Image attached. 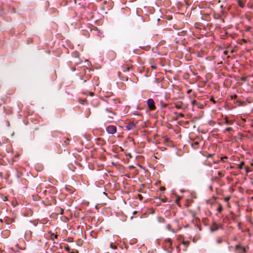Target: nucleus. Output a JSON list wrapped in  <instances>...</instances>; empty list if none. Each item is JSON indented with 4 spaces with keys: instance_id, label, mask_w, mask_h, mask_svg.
<instances>
[{
    "instance_id": "aec40b11",
    "label": "nucleus",
    "mask_w": 253,
    "mask_h": 253,
    "mask_svg": "<svg viewBox=\"0 0 253 253\" xmlns=\"http://www.w3.org/2000/svg\"><path fill=\"white\" fill-rule=\"evenodd\" d=\"M246 79H247V78L246 77H242L241 80L243 81H246Z\"/></svg>"
},
{
    "instance_id": "412c9836",
    "label": "nucleus",
    "mask_w": 253,
    "mask_h": 253,
    "mask_svg": "<svg viewBox=\"0 0 253 253\" xmlns=\"http://www.w3.org/2000/svg\"><path fill=\"white\" fill-rule=\"evenodd\" d=\"M138 198H139V199H140V200H141L142 199V198H143V197H142V195H140V194H138Z\"/></svg>"
},
{
    "instance_id": "dca6fc26",
    "label": "nucleus",
    "mask_w": 253,
    "mask_h": 253,
    "mask_svg": "<svg viewBox=\"0 0 253 253\" xmlns=\"http://www.w3.org/2000/svg\"><path fill=\"white\" fill-rule=\"evenodd\" d=\"M244 165V162L241 163V164L239 165V168L240 169H242L243 168V167Z\"/></svg>"
},
{
    "instance_id": "9b49d317",
    "label": "nucleus",
    "mask_w": 253,
    "mask_h": 253,
    "mask_svg": "<svg viewBox=\"0 0 253 253\" xmlns=\"http://www.w3.org/2000/svg\"><path fill=\"white\" fill-rule=\"evenodd\" d=\"M238 4L241 8H243L245 6L244 3L241 0H238Z\"/></svg>"
},
{
    "instance_id": "e433bc0d",
    "label": "nucleus",
    "mask_w": 253,
    "mask_h": 253,
    "mask_svg": "<svg viewBox=\"0 0 253 253\" xmlns=\"http://www.w3.org/2000/svg\"><path fill=\"white\" fill-rule=\"evenodd\" d=\"M252 126L253 127V124L252 125Z\"/></svg>"
},
{
    "instance_id": "7c9ffc66",
    "label": "nucleus",
    "mask_w": 253,
    "mask_h": 253,
    "mask_svg": "<svg viewBox=\"0 0 253 253\" xmlns=\"http://www.w3.org/2000/svg\"><path fill=\"white\" fill-rule=\"evenodd\" d=\"M191 91V90H188L187 92H188V93H189Z\"/></svg>"
},
{
    "instance_id": "39448f33",
    "label": "nucleus",
    "mask_w": 253,
    "mask_h": 253,
    "mask_svg": "<svg viewBox=\"0 0 253 253\" xmlns=\"http://www.w3.org/2000/svg\"><path fill=\"white\" fill-rule=\"evenodd\" d=\"M165 242L166 243L167 246L171 248L172 246V241L170 238L166 239L165 240Z\"/></svg>"
},
{
    "instance_id": "72a5a7b5",
    "label": "nucleus",
    "mask_w": 253,
    "mask_h": 253,
    "mask_svg": "<svg viewBox=\"0 0 253 253\" xmlns=\"http://www.w3.org/2000/svg\"><path fill=\"white\" fill-rule=\"evenodd\" d=\"M65 143H66V144H68L67 141H65Z\"/></svg>"
},
{
    "instance_id": "6e6552de",
    "label": "nucleus",
    "mask_w": 253,
    "mask_h": 253,
    "mask_svg": "<svg viewBox=\"0 0 253 253\" xmlns=\"http://www.w3.org/2000/svg\"><path fill=\"white\" fill-rule=\"evenodd\" d=\"M175 107L176 108L178 109H182V103H176L175 104Z\"/></svg>"
},
{
    "instance_id": "f257e3e1",
    "label": "nucleus",
    "mask_w": 253,
    "mask_h": 253,
    "mask_svg": "<svg viewBox=\"0 0 253 253\" xmlns=\"http://www.w3.org/2000/svg\"><path fill=\"white\" fill-rule=\"evenodd\" d=\"M248 249V246H243L241 244H237L234 247L235 253H247Z\"/></svg>"
},
{
    "instance_id": "ddd939ff",
    "label": "nucleus",
    "mask_w": 253,
    "mask_h": 253,
    "mask_svg": "<svg viewBox=\"0 0 253 253\" xmlns=\"http://www.w3.org/2000/svg\"><path fill=\"white\" fill-rule=\"evenodd\" d=\"M110 248L112 249L115 250L117 248V247L116 245H114L113 243H111L110 244Z\"/></svg>"
},
{
    "instance_id": "423d86ee",
    "label": "nucleus",
    "mask_w": 253,
    "mask_h": 253,
    "mask_svg": "<svg viewBox=\"0 0 253 253\" xmlns=\"http://www.w3.org/2000/svg\"><path fill=\"white\" fill-rule=\"evenodd\" d=\"M106 111L108 112L110 114V115L109 116V117L111 119L113 118V116L115 115V113L113 112L112 111L110 110L109 109L106 108Z\"/></svg>"
},
{
    "instance_id": "5701e85b",
    "label": "nucleus",
    "mask_w": 253,
    "mask_h": 253,
    "mask_svg": "<svg viewBox=\"0 0 253 253\" xmlns=\"http://www.w3.org/2000/svg\"><path fill=\"white\" fill-rule=\"evenodd\" d=\"M165 190V187H161L160 188V190H161V191H164Z\"/></svg>"
},
{
    "instance_id": "b1692460",
    "label": "nucleus",
    "mask_w": 253,
    "mask_h": 253,
    "mask_svg": "<svg viewBox=\"0 0 253 253\" xmlns=\"http://www.w3.org/2000/svg\"><path fill=\"white\" fill-rule=\"evenodd\" d=\"M192 103L193 105H194L196 103V101L195 100L192 101Z\"/></svg>"
},
{
    "instance_id": "f03ea898",
    "label": "nucleus",
    "mask_w": 253,
    "mask_h": 253,
    "mask_svg": "<svg viewBox=\"0 0 253 253\" xmlns=\"http://www.w3.org/2000/svg\"><path fill=\"white\" fill-rule=\"evenodd\" d=\"M147 104L150 110H154L156 109V106L154 100L152 98H149L147 101Z\"/></svg>"
},
{
    "instance_id": "c9c22d12",
    "label": "nucleus",
    "mask_w": 253,
    "mask_h": 253,
    "mask_svg": "<svg viewBox=\"0 0 253 253\" xmlns=\"http://www.w3.org/2000/svg\"><path fill=\"white\" fill-rule=\"evenodd\" d=\"M252 185H253V182L252 183Z\"/></svg>"
},
{
    "instance_id": "6ab92c4d",
    "label": "nucleus",
    "mask_w": 253,
    "mask_h": 253,
    "mask_svg": "<svg viewBox=\"0 0 253 253\" xmlns=\"http://www.w3.org/2000/svg\"><path fill=\"white\" fill-rule=\"evenodd\" d=\"M178 116L181 117V118H183V117H184V115L183 114H182V113H179L178 114Z\"/></svg>"
},
{
    "instance_id": "bb28decb",
    "label": "nucleus",
    "mask_w": 253,
    "mask_h": 253,
    "mask_svg": "<svg viewBox=\"0 0 253 253\" xmlns=\"http://www.w3.org/2000/svg\"><path fill=\"white\" fill-rule=\"evenodd\" d=\"M159 221H160V222H164V219L163 218H160Z\"/></svg>"
},
{
    "instance_id": "f3484780",
    "label": "nucleus",
    "mask_w": 253,
    "mask_h": 253,
    "mask_svg": "<svg viewBox=\"0 0 253 253\" xmlns=\"http://www.w3.org/2000/svg\"><path fill=\"white\" fill-rule=\"evenodd\" d=\"M166 228L169 230H171V226L170 224H168L167 226H166Z\"/></svg>"
},
{
    "instance_id": "a211bd4d",
    "label": "nucleus",
    "mask_w": 253,
    "mask_h": 253,
    "mask_svg": "<svg viewBox=\"0 0 253 253\" xmlns=\"http://www.w3.org/2000/svg\"><path fill=\"white\" fill-rule=\"evenodd\" d=\"M230 199V197H226L224 198V201L225 202H228L229 200Z\"/></svg>"
},
{
    "instance_id": "1a4fd4ad",
    "label": "nucleus",
    "mask_w": 253,
    "mask_h": 253,
    "mask_svg": "<svg viewBox=\"0 0 253 253\" xmlns=\"http://www.w3.org/2000/svg\"><path fill=\"white\" fill-rule=\"evenodd\" d=\"M134 126V124H128L126 125V127L127 130H131Z\"/></svg>"
},
{
    "instance_id": "7ed1b4c3",
    "label": "nucleus",
    "mask_w": 253,
    "mask_h": 253,
    "mask_svg": "<svg viewBox=\"0 0 253 253\" xmlns=\"http://www.w3.org/2000/svg\"><path fill=\"white\" fill-rule=\"evenodd\" d=\"M106 131L109 134H113L117 131V128L115 126L110 125L106 127Z\"/></svg>"
},
{
    "instance_id": "f8f14e48",
    "label": "nucleus",
    "mask_w": 253,
    "mask_h": 253,
    "mask_svg": "<svg viewBox=\"0 0 253 253\" xmlns=\"http://www.w3.org/2000/svg\"><path fill=\"white\" fill-rule=\"evenodd\" d=\"M222 210H223V208H222V206L221 205H219L217 208V211L220 212L222 211Z\"/></svg>"
},
{
    "instance_id": "473e14b6",
    "label": "nucleus",
    "mask_w": 253,
    "mask_h": 253,
    "mask_svg": "<svg viewBox=\"0 0 253 253\" xmlns=\"http://www.w3.org/2000/svg\"><path fill=\"white\" fill-rule=\"evenodd\" d=\"M65 143H66V144H68L67 141H65Z\"/></svg>"
},
{
    "instance_id": "20e7f679",
    "label": "nucleus",
    "mask_w": 253,
    "mask_h": 253,
    "mask_svg": "<svg viewBox=\"0 0 253 253\" xmlns=\"http://www.w3.org/2000/svg\"><path fill=\"white\" fill-rule=\"evenodd\" d=\"M233 124V122L232 121L228 120L227 117H225L224 119V121L221 123V124H227L229 125H231Z\"/></svg>"
},
{
    "instance_id": "0eeeda50",
    "label": "nucleus",
    "mask_w": 253,
    "mask_h": 253,
    "mask_svg": "<svg viewBox=\"0 0 253 253\" xmlns=\"http://www.w3.org/2000/svg\"><path fill=\"white\" fill-rule=\"evenodd\" d=\"M223 241L222 237H218L216 239V243L218 244H221Z\"/></svg>"
},
{
    "instance_id": "4468645a",
    "label": "nucleus",
    "mask_w": 253,
    "mask_h": 253,
    "mask_svg": "<svg viewBox=\"0 0 253 253\" xmlns=\"http://www.w3.org/2000/svg\"><path fill=\"white\" fill-rule=\"evenodd\" d=\"M190 243V242L189 241H183L182 242V244L184 246H188V245Z\"/></svg>"
},
{
    "instance_id": "a878e982",
    "label": "nucleus",
    "mask_w": 253,
    "mask_h": 253,
    "mask_svg": "<svg viewBox=\"0 0 253 253\" xmlns=\"http://www.w3.org/2000/svg\"><path fill=\"white\" fill-rule=\"evenodd\" d=\"M170 231H171L173 233H175V230L174 229H171Z\"/></svg>"
},
{
    "instance_id": "c85d7f7f",
    "label": "nucleus",
    "mask_w": 253,
    "mask_h": 253,
    "mask_svg": "<svg viewBox=\"0 0 253 253\" xmlns=\"http://www.w3.org/2000/svg\"><path fill=\"white\" fill-rule=\"evenodd\" d=\"M129 67H128L126 70V69H124V70H123V71L124 72H126V71H128V70H129Z\"/></svg>"
},
{
    "instance_id": "393cba45",
    "label": "nucleus",
    "mask_w": 253,
    "mask_h": 253,
    "mask_svg": "<svg viewBox=\"0 0 253 253\" xmlns=\"http://www.w3.org/2000/svg\"><path fill=\"white\" fill-rule=\"evenodd\" d=\"M227 157L226 156H225L224 157H222L221 158V160H223V159H227Z\"/></svg>"
},
{
    "instance_id": "c756f323",
    "label": "nucleus",
    "mask_w": 253,
    "mask_h": 253,
    "mask_svg": "<svg viewBox=\"0 0 253 253\" xmlns=\"http://www.w3.org/2000/svg\"><path fill=\"white\" fill-rule=\"evenodd\" d=\"M60 210H61V212H60V213H61V214H62L63 213L64 210H63V209H61Z\"/></svg>"
},
{
    "instance_id": "2f4dec72",
    "label": "nucleus",
    "mask_w": 253,
    "mask_h": 253,
    "mask_svg": "<svg viewBox=\"0 0 253 253\" xmlns=\"http://www.w3.org/2000/svg\"><path fill=\"white\" fill-rule=\"evenodd\" d=\"M232 247H233L232 246L229 247V250H231V248H232Z\"/></svg>"
},
{
    "instance_id": "2eb2a0df",
    "label": "nucleus",
    "mask_w": 253,
    "mask_h": 253,
    "mask_svg": "<svg viewBox=\"0 0 253 253\" xmlns=\"http://www.w3.org/2000/svg\"><path fill=\"white\" fill-rule=\"evenodd\" d=\"M232 128L231 127H227L224 130V132H226V131H231L232 130Z\"/></svg>"
},
{
    "instance_id": "9d476101",
    "label": "nucleus",
    "mask_w": 253,
    "mask_h": 253,
    "mask_svg": "<svg viewBox=\"0 0 253 253\" xmlns=\"http://www.w3.org/2000/svg\"><path fill=\"white\" fill-rule=\"evenodd\" d=\"M199 145V142L198 141H195L194 142V143L192 144V146L194 148L196 149L198 148Z\"/></svg>"
},
{
    "instance_id": "f704fd0d",
    "label": "nucleus",
    "mask_w": 253,
    "mask_h": 253,
    "mask_svg": "<svg viewBox=\"0 0 253 253\" xmlns=\"http://www.w3.org/2000/svg\"><path fill=\"white\" fill-rule=\"evenodd\" d=\"M65 143H66V144H68L67 141H65Z\"/></svg>"
},
{
    "instance_id": "cd10ccee",
    "label": "nucleus",
    "mask_w": 253,
    "mask_h": 253,
    "mask_svg": "<svg viewBox=\"0 0 253 253\" xmlns=\"http://www.w3.org/2000/svg\"><path fill=\"white\" fill-rule=\"evenodd\" d=\"M213 154H209L208 156V158H211Z\"/></svg>"
},
{
    "instance_id": "4be33fe9",
    "label": "nucleus",
    "mask_w": 253,
    "mask_h": 253,
    "mask_svg": "<svg viewBox=\"0 0 253 253\" xmlns=\"http://www.w3.org/2000/svg\"><path fill=\"white\" fill-rule=\"evenodd\" d=\"M218 174L219 176H220V177H222L223 176V174L220 172H219Z\"/></svg>"
}]
</instances>
